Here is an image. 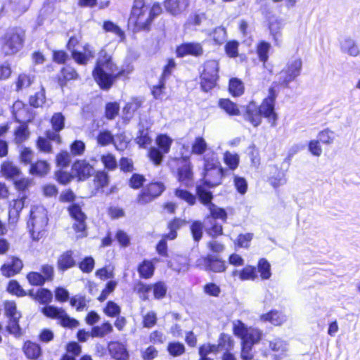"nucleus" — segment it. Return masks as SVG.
<instances>
[{"mask_svg": "<svg viewBox=\"0 0 360 360\" xmlns=\"http://www.w3.org/2000/svg\"><path fill=\"white\" fill-rule=\"evenodd\" d=\"M131 71V68H119L112 56L102 49L98 53L91 75L100 89L108 91L117 80L129 79Z\"/></svg>", "mask_w": 360, "mask_h": 360, "instance_id": "f257e3e1", "label": "nucleus"}, {"mask_svg": "<svg viewBox=\"0 0 360 360\" xmlns=\"http://www.w3.org/2000/svg\"><path fill=\"white\" fill-rule=\"evenodd\" d=\"M27 295L39 304L45 305L41 310L42 314L49 319L58 320V324L62 327L72 329L79 326V322L68 316L63 308L49 304L53 300V295L49 289L39 288L35 292L29 290Z\"/></svg>", "mask_w": 360, "mask_h": 360, "instance_id": "f03ea898", "label": "nucleus"}, {"mask_svg": "<svg viewBox=\"0 0 360 360\" xmlns=\"http://www.w3.org/2000/svg\"><path fill=\"white\" fill-rule=\"evenodd\" d=\"M34 152L30 147H23L19 153L18 159L24 166H29L30 175L37 178L46 176L51 170V164L44 158H37L34 160Z\"/></svg>", "mask_w": 360, "mask_h": 360, "instance_id": "7ed1b4c3", "label": "nucleus"}, {"mask_svg": "<svg viewBox=\"0 0 360 360\" xmlns=\"http://www.w3.org/2000/svg\"><path fill=\"white\" fill-rule=\"evenodd\" d=\"M203 161L202 184L209 188L221 185L225 176V169L217 155L212 153L210 156L204 158Z\"/></svg>", "mask_w": 360, "mask_h": 360, "instance_id": "20e7f679", "label": "nucleus"}, {"mask_svg": "<svg viewBox=\"0 0 360 360\" xmlns=\"http://www.w3.org/2000/svg\"><path fill=\"white\" fill-rule=\"evenodd\" d=\"M170 169L176 181L186 187H191L194 182L193 165L191 155H180L171 158Z\"/></svg>", "mask_w": 360, "mask_h": 360, "instance_id": "39448f33", "label": "nucleus"}, {"mask_svg": "<svg viewBox=\"0 0 360 360\" xmlns=\"http://www.w3.org/2000/svg\"><path fill=\"white\" fill-rule=\"evenodd\" d=\"M233 275L237 274L240 281H255L259 277L262 281H266L271 277V264L266 258H260L257 266L246 265L240 271H235Z\"/></svg>", "mask_w": 360, "mask_h": 360, "instance_id": "423d86ee", "label": "nucleus"}, {"mask_svg": "<svg viewBox=\"0 0 360 360\" xmlns=\"http://www.w3.org/2000/svg\"><path fill=\"white\" fill-rule=\"evenodd\" d=\"M48 221L46 212L43 207L38 206L32 207L27 226L33 240L38 241L44 236Z\"/></svg>", "mask_w": 360, "mask_h": 360, "instance_id": "0eeeda50", "label": "nucleus"}, {"mask_svg": "<svg viewBox=\"0 0 360 360\" xmlns=\"http://www.w3.org/2000/svg\"><path fill=\"white\" fill-rule=\"evenodd\" d=\"M27 112V108L22 101L14 102L12 107V116L16 122L20 124L13 131V141L18 145L24 143L30 134L27 122L24 121V117L22 116V113Z\"/></svg>", "mask_w": 360, "mask_h": 360, "instance_id": "6e6552de", "label": "nucleus"}, {"mask_svg": "<svg viewBox=\"0 0 360 360\" xmlns=\"http://www.w3.org/2000/svg\"><path fill=\"white\" fill-rule=\"evenodd\" d=\"M165 190L166 186L164 182L152 180L139 191L135 202L139 205H146L160 197Z\"/></svg>", "mask_w": 360, "mask_h": 360, "instance_id": "1a4fd4ad", "label": "nucleus"}, {"mask_svg": "<svg viewBox=\"0 0 360 360\" xmlns=\"http://www.w3.org/2000/svg\"><path fill=\"white\" fill-rule=\"evenodd\" d=\"M219 65L217 60H207L203 64L202 71L200 74V85L202 91L209 92L217 84Z\"/></svg>", "mask_w": 360, "mask_h": 360, "instance_id": "9d476101", "label": "nucleus"}, {"mask_svg": "<svg viewBox=\"0 0 360 360\" xmlns=\"http://www.w3.org/2000/svg\"><path fill=\"white\" fill-rule=\"evenodd\" d=\"M151 22L149 6L144 4L143 0H134L129 23L133 25L136 30H141L147 29Z\"/></svg>", "mask_w": 360, "mask_h": 360, "instance_id": "9b49d317", "label": "nucleus"}, {"mask_svg": "<svg viewBox=\"0 0 360 360\" xmlns=\"http://www.w3.org/2000/svg\"><path fill=\"white\" fill-rule=\"evenodd\" d=\"M67 210L72 220V228L77 237L86 238L88 236L87 216L78 203L70 204Z\"/></svg>", "mask_w": 360, "mask_h": 360, "instance_id": "f8f14e48", "label": "nucleus"}, {"mask_svg": "<svg viewBox=\"0 0 360 360\" xmlns=\"http://www.w3.org/2000/svg\"><path fill=\"white\" fill-rule=\"evenodd\" d=\"M302 63L300 58L295 59L286 63L285 66L278 73V81L275 85L281 88H289L290 82H295L301 74Z\"/></svg>", "mask_w": 360, "mask_h": 360, "instance_id": "ddd939ff", "label": "nucleus"}, {"mask_svg": "<svg viewBox=\"0 0 360 360\" xmlns=\"http://www.w3.org/2000/svg\"><path fill=\"white\" fill-rule=\"evenodd\" d=\"M195 266L209 273L223 274L227 270L228 266L224 259L212 255L200 256L195 262Z\"/></svg>", "mask_w": 360, "mask_h": 360, "instance_id": "4468645a", "label": "nucleus"}, {"mask_svg": "<svg viewBox=\"0 0 360 360\" xmlns=\"http://www.w3.org/2000/svg\"><path fill=\"white\" fill-rule=\"evenodd\" d=\"M54 278V266L48 263L42 264L39 271H32L26 274V279L31 286L42 287L46 283L52 282Z\"/></svg>", "mask_w": 360, "mask_h": 360, "instance_id": "2eb2a0df", "label": "nucleus"}, {"mask_svg": "<svg viewBox=\"0 0 360 360\" xmlns=\"http://www.w3.org/2000/svg\"><path fill=\"white\" fill-rule=\"evenodd\" d=\"M6 316L8 318V324L6 326L7 330L11 334L19 337L22 334L21 328L19 324V320L21 318V314L17 309L16 303L13 300H6L3 304Z\"/></svg>", "mask_w": 360, "mask_h": 360, "instance_id": "dca6fc26", "label": "nucleus"}, {"mask_svg": "<svg viewBox=\"0 0 360 360\" xmlns=\"http://www.w3.org/2000/svg\"><path fill=\"white\" fill-rule=\"evenodd\" d=\"M74 179L78 182L89 180L94 174V166L86 159H76L71 166Z\"/></svg>", "mask_w": 360, "mask_h": 360, "instance_id": "f3484780", "label": "nucleus"}, {"mask_svg": "<svg viewBox=\"0 0 360 360\" xmlns=\"http://www.w3.org/2000/svg\"><path fill=\"white\" fill-rule=\"evenodd\" d=\"M45 136H39L35 140V146L39 153L44 154H51L53 153V146L51 141L58 144L62 143V138L60 134L51 133V130L45 131Z\"/></svg>", "mask_w": 360, "mask_h": 360, "instance_id": "a211bd4d", "label": "nucleus"}, {"mask_svg": "<svg viewBox=\"0 0 360 360\" xmlns=\"http://www.w3.org/2000/svg\"><path fill=\"white\" fill-rule=\"evenodd\" d=\"M107 350L111 359L114 360L129 359L127 345L119 340L110 341L107 345Z\"/></svg>", "mask_w": 360, "mask_h": 360, "instance_id": "6ab92c4d", "label": "nucleus"}, {"mask_svg": "<svg viewBox=\"0 0 360 360\" xmlns=\"http://www.w3.org/2000/svg\"><path fill=\"white\" fill-rule=\"evenodd\" d=\"M23 266L24 264L20 258L17 256H11L10 262L0 266V272L3 276L11 278L20 274Z\"/></svg>", "mask_w": 360, "mask_h": 360, "instance_id": "aec40b11", "label": "nucleus"}, {"mask_svg": "<svg viewBox=\"0 0 360 360\" xmlns=\"http://www.w3.org/2000/svg\"><path fill=\"white\" fill-rule=\"evenodd\" d=\"M80 79V75L77 70L69 65L62 67L56 77V82L63 89L70 81Z\"/></svg>", "mask_w": 360, "mask_h": 360, "instance_id": "412c9836", "label": "nucleus"}, {"mask_svg": "<svg viewBox=\"0 0 360 360\" xmlns=\"http://www.w3.org/2000/svg\"><path fill=\"white\" fill-rule=\"evenodd\" d=\"M56 266L60 273L77 266L75 252L72 250H67L61 252L57 257Z\"/></svg>", "mask_w": 360, "mask_h": 360, "instance_id": "4be33fe9", "label": "nucleus"}, {"mask_svg": "<svg viewBox=\"0 0 360 360\" xmlns=\"http://www.w3.org/2000/svg\"><path fill=\"white\" fill-rule=\"evenodd\" d=\"M243 116L245 120L249 122L255 127L262 123L261 110L254 101H250L245 105Z\"/></svg>", "mask_w": 360, "mask_h": 360, "instance_id": "5701e85b", "label": "nucleus"}, {"mask_svg": "<svg viewBox=\"0 0 360 360\" xmlns=\"http://www.w3.org/2000/svg\"><path fill=\"white\" fill-rule=\"evenodd\" d=\"M259 320L263 323H269L274 326H281L287 321V316L281 311L273 309L261 314Z\"/></svg>", "mask_w": 360, "mask_h": 360, "instance_id": "b1692460", "label": "nucleus"}, {"mask_svg": "<svg viewBox=\"0 0 360 360\" xmlns=\"http://www.w3.org/2000/svg\"><path fill=\"white\" fill-rule=\"evenodd\" d=\"M0 174L8 181H13L22 174L21 169L11 160H4L0 165Z\"/></svg>", "mask_w": 360, "mask_h": 360, "instance_id": "393cba45", "label": "nucleus"}, {"mask_svg": "<svg viewBox=\"0 0 360 360\" xmlns=\"http://www.w3.org/2000/svg\"><path fill=\"white\" fill-rule=\"evenodd\" d=\"M154 261L158 262V259L155 258L153 259H144L138 264L136 271L141 279L148 280L154 276L155 271Z\"/></svg>", "mask_w": 360, "mask_h": 360, "instance_id": "a878e982", "label": "nucleus"}, {"mask_svg": "<svg viewBox=\"0 0 360 360\" xmlns=\"http://www.w3.org/2000/svg\"><path fill=\"white\" fill-rule=\"evenodd\" d=\"M22 351L28 360H38L42 356L39 344L29 340L23 342Z\"/></svg>", "mask_w": 360, "mask_h": 360, "instance_id": "bb28decb", "label": "nucleus"}, {"mask_svg": "<svg viewBox=\"0 0 360 360\" xmlns=\"http://www.w3.org/2000/svg\"><path fill=\"white\" fill-rule=\"evenodd\" d=\"M285 172V170L282 169L278 165H274L270 170L268 182L274 188H279L287 181Z\"/></svg>", "mask_w": 360, "mask_h": 360, "instance_id": "cd10ccee", "label": "nucleus"}, {"mask_svg": "<svg viewBox=\"0 0 360 360\" xmlns=\"http://www.w3.org/2000/svg\"><path fill=\"white\" fill-rule=\"evenodd\" d=\"M6 45H20L25 40V31L19 27L9 29L4 35Z\"/></svg>", "mask_w": 360, "mask_h": 360, "instance_id": "c85d7f7f", "label": "nucleus"}, {"mask_svg": "<svg viewBox=\"0 0 360 360\" xmlns=\"http://www.w3.org/2000/svg\"><path fill=\"white\" fill-rule=\"evenodd\" d=\"M27 196L22 195L13 199L8 205V219L18 220L20 214L25 207Z\"/></svg>", "mask_w": 360, "mask_h": 360, "instance_id": "c756f323", "label": "nucleus"}, {"mask_svg": "<svg viewBox=\"0 0 360 360\" xmlns=\"http://www.w3.org/2000/svg\"><path fill=\"white\" fill-rule=\"evenodd\" d=\"M71 56L78 65H86L89 60L95 57V52L89 46H83L82 51L73 49L71 51Z\"/></svg>", "mask_w": 360, "mask_h": 360, "instance_id": "7c9ffc66", "label": "nucleus"}, {"mask_svg": "<svg viewBox=\"0 0 360 360\" xmlns=\"http://www.w3.org/2000/svg\"><path fill=\"white\" fill-rule=\"evenodd\" d=\"M188 221L180 217H174L170 219L167 224L169 232L165 233L166 238H169V240H173L177 238V231L187 224Z\"/></svg>", "mask_w": 360, "mask_h": 360, "instance_id": "2f4dec72", "label": "nucleus"}, {"mask_svg": "<svg viewBox=\"0 0 360 360\" xmlns=\"http://www.w3.org/2000/svg\"><path fill=\"white\" fill-rule=\"evenodd\" d=\"M189 6V0H165L166 10L173 15H177L184 12Z\"/></svg>", "mask_w": 360, "mask_h": 360, "instance_id": "473e14b6", "label": "nucleus"}, {"mask_svg": "<svg viewBox=\"0 0 360 360\" xmlns=\"http://www.w3.org/2000/svg\"><path fill=\"white\" fill-rule=\"evenodd\" d=\"M261 110V116L266 118L272 126H275L278 120V116L275 112V104L262 100L259 106Z\"/></svg>", "mask_w": 360, "mask_h": 360, "instance_id": "72a5a7b5", "label": "nucleus"}, {"mask_svg": "<svg viewBox=\"0 0 360 360\" xmlns=\"http://www.w3.org/2000/svg\"><path fill=\"white\" fill-rule=\"evenodd\" d=\"M82 346L77 342H69L65 345V352L59 360H77V357L82 354Z\"/></svg>", "mask_w": 360, "mask_h": 360, "instance_id": "f704fd0d", "label": "nucleus"}, {"mask_svg": "<svg viewBox=\"0 0 360 360\" xmlns=\"http://www.w3.org/2000/svg\"><path fill=\"white\" fill-rule=\"evenodd\" d=\"M209 210V214L205 217V220L216 221L221 219L224 223H226L228 219V214L224 208L219 207L214 203L207 207Z\"/></svg>", "mask_w": 360, "mask_h": 360, "instance_id": "c9c22d12", "label": "nucleus"}, {"mask_svg": "<svg viewBox=\"0 0 360 360\" xmlns=\"http://www.w3.org/2000/svg\"><path fill=\"white\" fill-rule=\"evenodd\" d=\"M174 195L179 200L186 202L188 206H193L197 202L196 195L187 189L176 188L174 190Z\"/></svg>", "mask_w": 360, "mask_h": 360, "instance_id": "e433bc0d", "label": "nucleus"}, {"mask_svg": "<svg viewBox=\"0 0 360 360\" xmlns=\"http://www.w3.org/2000/svg\"><path fill=\"white\" fill-rule=\"evenodd\" d=\"M205 186L202 184L197 185L195 187V195L201 204L207 207L212 204L213 194L210 191L205 188Z\"/></svg>", "mask_w": 360, "mask_h": 360, "instance_id": "4c0bfd02", "label": "nucleus"}, {"mask_svg": "<svg viewBox=\"0 0 360 360\" xmlns=\"http://www.w3.org/2000/svg\"><path fill=\"white\" fill-rule=\"evenodd\" d=\"M93 182L96 191H102L109 184L110 176L108 172L103 169L94 171Z\"/></svg>", "mask_w": 360, "mask_h": 360, "instance_id": "58836bf2", "label": "nucleus"}, {"mask_svg": "<svg viewBox=\"0 0 360 360\" xmlns=\"http://www.w3.org/2000/svg\"><path fill=\"white\" fill-rule=\"evenodd\" d=\"M218 106L229 116H238L240 114L238 105L229 98H220Z\"/></svg>", "mask_w": 360, "mask_h": 360, "instance_id": "ea45409f", "label": "nucleus"}, {"mask_svg": "<svg viewBox=\"0 0 360 360\" xmlns=\"http://www.w3.org/2000/svg\"><path fill=\"white\" fill-rule=\"evenodd\" d=\"M151 288V283H146L141 280H138L134 284L133 291L142 301H148Z\"/></svg>", "mask_w": 360, "mask_h": 360, "instance_id": "a19ab883", "label": "nucleus"}, {"mask_svg": "<svg viewBox=\"0 0 360 360\" xmlns=\"http://www.w3.org/2000/svg\"><path fill=\"white\" fill-rule=\"evenodd\" d=\"M146 178L144 174L133 172L127 181V186L134 191H140L144 186Z\"/></svg>", "mask_w": 360, "mask_h": 360, "instance_id": "79ce46f5", "label": "nucleus"}, {"mask_svg": "<svg viewBox=\"0 0 360 360\" xmlns=\"http://www.w3.org/2000/svg\"><path fill=\"white\" fill-rule=\"evenodd\" d=\"M262 336V333L259 329L255 328H249L242 338L241 342L245 343V345H250L254 346L255 344L260 341Z\"/></svg>", "mask_w": 360, "mask_h": 360, "instance_id": "37998d69", "label": "nucleus"}, {"mask_svg": "<svg viewBox=\"0 0 360 360\" xmlns=\"http://www.w3.org/2000/svg\"><path fill=\"white\" fill-rule=\"evenodd\" d=\"M15 189L20 193H24L29 191L30 187L33 184V180L28 177L21 175L12 181Z\"/></svg>", "mask_w": 360, "mask_h": 360, "instance_id": "c03bdc74", "label": "nucleus"}, {"mask_svg": "<svg viewBox=\"0 0 360 360\" xmlns=\"http://www.w3.org/2000/svg\"><path fill=\"white\" fill-rule=\"evenodd\" d=\"M135 143L140 148H146L152 143V139L149 134L148 128H140L135 138Z\"/></svg>", "mask_w": 360, "mask_h": 360, "instance_id": "a18cd8bd", "label": "nucleus"}, {"mask_svg": "<svg viewBox=\"0 0 360 360\" xmlns=\"http://www.w3.org/2000/svg\"><path fill=\"white\" fill-rule=\"evenodd\" d=\"M228 89L232 96L239 97L244 94L245 86L240 79L231 77L229 81Z\"/></svg>", "mask_w": 360, "mask_h": 360, "instance_id": "49530a36", "label": "nucleus"}, {"mask_svg": "<svg viewBox=\"0 0 360 360\" xmlns=\"http://www.w3.org/2000/svg\"><path fill=\"white\" fill-rule=\"evenodd\" d=\"M223 162L229 170L234 171L239 166L240 156L238 153L226 150L223 153Z\"/></svg>", "mask_w": 360, "mask_h": 360, "instance_id": "de8ad7c7", "label": "nucleus"}, {"mask_svg": "<svg viewBox=\"0 0 360 360\" xmlns=\"http://www.w3.org/2000/svg\"><path fill=\"white\" fill-rule=\"evenodd\" d=\"M202 46H176V54L179 58L186 56L198 57L202 55Z\"/></svg>", "mask_w": 360, "mask_h": 360, "instance_id": "09e8293b", "label": "nucleus"}, {"mask_svg": "<svg viewBox=\"0 0 360 360\" xmlns=\"http://www.w3.org/2000/svg\"><path fill=\"white\" fill-rule=\"evenodd\" d=\"M113 331V328L109 321H105L101 326H96L92 327L90 335L93 338H103L106 335L111 333Z\"/></svg>", "mask_w": 360, "mask_h": 360, "instance_id": "8fccbe9b", "label": "nucleus"}, {"mask_svg": "<svg viewBox=\"0 0 360 360\" xmlns=\"http://www.w3.org/2000/svg\"><path fill=\"white\" fill-rule=\"evenodd\" d=\"M166 154L155 146H151L148 148L146 155L153 165L160 166L162 163Z\"/></svg>", "mask_w": 360, "mask_h": 360, "instance_id": "3c124183", "label": "nucleus"}, {"mask_svg": "<svg viewBox=\"0 0 360 360\" xmlns=\"http://www.w3.org/2000/svg\"><path fill=\"white\" fill-rule=\"evenodd\" d=\"M156 148L165 153H169L173 143V139L167 134H160L155 137Z\"/></svg>", "mask_w": 360, "mask_h": 360, "instance_id": "603ef678", "label": "nucleus"}, {"mask_svg": "<svg viewBox=\"0 0 360 360\" xmlns=\"http://www.w3.org/2000/svg\"><path fill=\"white\" fill-rule=\"evenodd\" d=\"M6 292L17 297H22L27 295V292L22 288L20 283L15 280H10L6 285Z\"/></svg>", "mask_w": 360, "mask_h": 360, "instance_id": "864d4df0", "label": "nucleus"}, {"mask_svg": "<svg viewBox=\"0 0 360 360\" xmlns=\"http://www.w3.org/2000/svg\"><path fill=\"white\" fill-rule=\"evenodd\" d=\"M233 340L230 335L224 333H221L218 338L217 344L215 345L217 352L230 351L233 347Z\"/></svg>", "mask_w": 360, "mask_h": 360, "instance_id": "5fc2aeb1", "label": "nucleus"}, {"mask_svg": "<svg viewBox=\"0 0 360 360\" xmlns=\"http://www.w3.org/2000/svg\"><path fill=\"white\" fill-rule=\"evenodd\" d=\"M100 160L102 162L105 171H115L117 168L116 157L111 153H106L101 155Z\"/></svg>", "mask_w": 360, "mask_h": 360, "instance_id": "6e6d98bb", "label": "nucleus"}, {"mask_svg": "<svg viewBox=\"0 0 360 360\" xmlns=\"http://www.w3.org/2000/svg\"><path fill=\"white\" fill-rule=\"evenodd\" d=\"M50 123L52 127L51 133L60 134L59 132L65 128V117L61 112H56L51 116Z\"/></svg>", "mask_w": 360, "mask_h": 360, "instance_id": "4d7b16f0", "label": "nucleus"}, {"mask_svg": "<svg viewBox=\"0 0 360 360\" xmlns=\"http://www.w3.org/2000/svg\"><path fill=\"white\" fill-rule=\"evenodd\" d=\"M71 154L66 150H60L55 156V164L58 168H67L71 163Z\"/></svg>", "mask_w": 360, "mask_h": 360, "instance_id": "13d9d810", "label": "nucleus"}, {"mask_svg": "<svg viewBox=\"0 0 360 360\" xmlns=\"http://www.w3.org/2000/svg\"><path fill=\"white\" fill-rule=\"evenodd\" d=\"M167 352L172 357H178L185 354V345L179 341H172L167 345Z\"/></svg>", "mask_w": 360, "mask_h": 360, "instance_id": "bf43d9fd", "label": "nucleus"}, {"mask_svg": "<svg viewBox=\"0 0 360 360\" xmlns=\"http://www.w3.org/2000/svg\"><path fill=\"white\" fill-rule=\"evenodd\" d=\"M54 179L60 185L65 186L70 184L74 177L72 171L69 172L64 169L58 168L54 172Z\"/></svg>", "mask_w": 360, "mask_h": 360, "instance_id": "052dcab7", "label": "nucleus"}, {"mask_svg": "<svg viewBox=\"0 0 360 360\" xmlns=\"http://www.w3.org/2000/svg\"><path fill=\"white\" fill-rule=\"evenodd\" d=\"M34 77L29 74L22 72L18 75L15 80V91L17 92L22 89L29 87L33 82Z\"/></svg>", "mask_w": 360, "mask_h": 360, "instance_id": "680f3d73", "label": "nucleus"}, {"mask_svg": "<svg viewBox=\"0 0 360 360\" xmlns=\"http://www.w3.org/2000/svg\"><path fill=\"white\" fill-rule=\"evenodd\" d=\"M70 304L75 307L77 311H82L87 308L89 301L84 295L78 294L71 297L69 300Z\"/></svg>", "mask_w": 360, "mask_h": 360, "instance_id": "e2e57ef3", "label": "nucleus"}, {"mask_svg": "<svg viewBox=\"0 0 360 360\" xmlns=\"http://www.w3.org/2000/svg\"><path fill=\"white\" fill-rule=\"evenodd\" d=\"M151 290L155 300H162L165 297L167 288L164 281H158L151 283Z\"/></svg>", "mask_w": 360, "mask_h": 360, "instance_id": "0e129e2a", "label": "nucleus"}, {"mask_svg": "<svg viewBox=\"0 0 360 360\" xmlns=\"http://www.w3.org/2000/svg\"><path fill=\"white\" fill-rule=\"evenodd\" d=\"M190 231L193 240L195 243H198L203 236L202 222L198 220L192 221L190 225Z\"/></svg>", "mask_w": 360, "mask_h": 360, "instance_id": "69168bd1", "label": "nucleus"}, {"mask_svg": "<svg viewBox=\"0 0 360 360\" xmlns=\"http://www.w3.org/2000/svg\"><path fill=\"white\" fill-rule=\"evenodd\" d=\"M77 266L82 273L90 274L94 269L95 260L91 256H86L80 262H77Z\"/></svg>", "mask_w": 360, "mask_h": 360, "instance_id": "338daca9", "label": "nucleus"}, {"mask_svg": "<svg viewBox=\"0 0 360 360\" xmlns=\"http://www.w3.org/2000/svg\"><path fill=\"white\" fill-rule=\"evenodd\" d=\"M318 140L323 145H331L335 139V134L329 128H326L318 133Z\"/></svg>", "mask_w": 360, "mask_h": 360, "instance_id": "774afa93", "label": "nucleus"}]
</instances>
